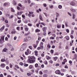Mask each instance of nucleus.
<instances>
[{
  "instance_id": "f257e3e1",
  "label": "nucleus",
  "mask_w": 77,
  "mask_h": 77,
  "mask_svg": "<svg viewBox=\"0 0 77 77\" xmlns=\"http://www.w3.org/2000/svg\"><path fill=\"white\" fill-rule=\"evenodd\" d=\"M27 62L29 63H33L34 62H35V57L34 56H31L29 58Z\"/></svg>"
},
{
  "instance_id": "f03ea898",
  "label": "nucleus",
  "mask_w": 77,
  "mask_h": 77,
  "mask_svg": "<svg viewBox=\"0 0 77 77\" xmlns=\"http://www.w3.org/2000/svg\"><path fill=\"white\" fill-rule=\"evenodd\" d=\"M31 53V51H30L29 49H27L26 51L25 52V54L26 55H28V54H30Z\"/></svg>"
},
{
  "instance_id": "7ed1b4c3",
  "label": "nucleus",
  "mask_w": 77,
  "mask_h": 77,
  "mask_svg": "<svg viewBox=\"0 0 77 77\" xmlns=\"http://www.w3.org/2000/svg\"><path fill=\"white\" fill-rule=\"evenodd\" d=\"M70 5H71V6H75V3L73 2H71L70 3Z\"/></svg>"
},
{
  "instance_id": "20e7f679",
  "label": "nucleus",
  "mask_w": 77,
  "mask_h": 77,
  "mask_svg": "<svg viewBox=\"0 0 77 77\" xmlns=\"http://www.w3.org/2000/svg\"><path fill=\"white\" fill-rule=\"evenodd\" d=\"M55 73L57 74H59V75H60V74H61L60 71L59 70H57L56 71Z\"/></svg>"
},
{
  "instance_id": "39448f33",
  "label": "nucleus",
  "mask_w": 77,
  "mask_h": 77,
  "mask_svg": "<svg viewBox=\"0 0 77 77\" xmlns=\"http://www.w3.org/2000/svg\"><path fill=\"white\" fill-rule=\"evenodd\" d=\"M5 39V36H2L1 39H0V43L2 44V41H4V39Z\"/></svg>"
},
{
  "instance_id": "423d86ee",
  "label": "nucleus",
  "mask_w": 77,
  "mask_h": 77,
  "mask_svg": "<svg viewBox=\"0 0 77 77\" xmlns=\"http://www.w3.org/2000/svg\"><path fill=\"white\" fill-rule=\"evenodd\" d=\"M70 11H71V12H73V13H75V12H76V10L75 9L71 8L70 9Z\"/></svg>"
},
{
  "instance_id": "0eeeda50",
  "label": "nucleus",
  "mask_w": 77,
  "mask_h": 77,
  "mask_svg": "<svg viewBox=\"0 0 77 77\" xmlns=\"http://www.w3.org/2000/svg\"><path fill=\"white\" fill-rule=\"evenodd\" d=\"M22 13H23V12H17V15H21Z\"/></svg>"
},
{
  "instance_id": "6e6552de",
  "label": "nucleus",
  "mask_w": 77,
  "mask_h": 77,
  "mask_svg": "<svg viewBox=\"0 0 77 77\" xmlns=\"http://www.w3.org/2000/svg\"><path fill=\"white\" fill-rule=\"evenodd\" d=\"M26 39L28 41H29L31 39V37L29 36H27L26 37Z\"/></svg>"
},
{
  "instance_id": "1a4fd4ad",
  "label": "nucleus",
  "mask_w": 77,
  "mask_h": 77,
  "mask_svg": "<svg viewBox=\"0 0 77 77\" xmlns=\"http://www.w3.org/2000/svg\"><path fill=\"white\" fill-rule=\"evenodd\" d=\"M8 51V49H7V48H5L3 49V52H6V51Z\"/></svg>"
},
{
  "instance_id": "9d476101",
  "label": "nucleus",
  "mask_w": 77,
  "mask_h": 77,
  "mask_svg": "<svg viewBox=\"0 0 77 77\" xmlns=\"http://www.w3.org/2000/svg\"><path fill=\"white\" fill-rule=\"evenodd\" d=\"M58 8L60 9H61L62 8V6L61 5H59L58 6Z\"/></svg>"
},
{
  "instance_id": "9b49d317",
  "label": "nucleus",
  "mask_w": 77,
  "mask_h": 77,
  "mask_svg": "<svg viewBox=\"0 0 77 77\" xmlns=\"http://www.w3.org/2000/svg\"><path fill=\"white\" fill-rule=\"evenodd\" d=\"M1 61L2 62H6V60L4 58H2L1 60Z\"/></svg>"
},
{
  "instance_id": "f8f14e48",
  "label": "nucleus",
  "mask_w": 77,
  "mask_h": 77,
  "mask_svg": "<svg viewBox=\"0 0 77 77\" xmlns=\"http://www.w3.org/2000/svg\"><path fill=\"white\" fill-rule=\"evenodd\" d=\"M1 66H2V68H5V64L4 63L1 64Z\"/></svg>"
},
{
  "instance_id": "ddd939ff",
  "label": "nucleus",
  "mask_w": 77,
  "mask_h": 77,
  "mask_svg": "<svg viewBox=\"0 0 77 77\" xmlns=\"http://www.w3.org/2000/svg\"><path fill=\"white\" fill-rule=\"evenodd\" d=\"M46 57L47 60H49L50 59V57L47 55L46 56Z\"/></svg>"
},
{
  "instance_id": "4468645a",
  "label": "nucleus",
  "mask_w": 77,
  "mask_h": 77,
  "mask_svg": "<svg viewBox=\"0 0 77 77\" xmlns=\"http://www.w3.org/2000/svg\"><path fill=\"white\" fill-rule=\"evenodd\" d=\"M35 68H37V67H39L38 66V64L36 63L35 65Z\"/></svg>"
},
{
  "instance_id": "2eb2a0df",
  "label": "nucleus",
  "mask_w": 77,
  "mask_h": 77,
  "mask_svg": "<svg viewBox=\"0 0 77 77\" xmlns=\"http://www.w3.org/2000/svg\"><path fill=\"white\" fill-rule=\"evenodd\" d=\"M27 41H28V40H27V39L26 38H25L23 40V42H27Z\"/></svg>"
},
{
  "instance_id": "dca6fc26",
  "label": "nucleus",
  "mask_w": 77,
  "mask_h": 77,
  "mask_svg": "<svg viewBox=\"0 0 77 77\" xmlns=\"http://www.w3.org/2000/svg\"><path fill=\"white\" fill-rule=\"evenodd\" d=\"M65 38L67 40H68L69 39V36H66L65 37Z\"/></svg>"
},
{
  "instance_id": "f3484780",
  "label": "nucleus",
  "mask_w": 77,
  "mask_h": 77,
  "mask_svg": "<svg viewBox=\"0 0 77 77\" xmlns=\"http://www.w3.org/2000/svg\"><path fill=\"white\" fill-rule=\"evenodd\" d=\"M24 50V48L23 47H22V48H20V51H23V50Z\"/></svg>"
},
{
  "instance_id": "a211bd4d",
  "label": "nucleus",
  "mask_w": 77,
  "mask_h": 77,
  "mask_svg": "<svg viewBox=\"0 0 77 77\" xmlns=\"http://www.w3.org/2000/svg\"><path fill=\"white\" fill-rule=\"evenodd\" d=\"M4 6H8V3H5L4 5Z\"/></svg>"
},
{
  "instance_id": "6ab92c4d",
  "label": "nucleus",
  "mask_w": 77,
  "mask_h": 77,
  "mask_svg": "<svg viewBox=\"0 0 77 77\" xmlns=\"http://www.w3.org/2000/svg\"><path fill=\"white\" fill-rule=\"evenodd\" d=\"M61 72H65V71H66V70L64 69H62L61 70Z\"/></svg>"
},
{
  "instance_id": "aec40b11",
  "label": "nucleus",
  "mask_w": 77,
  "mask_h": 77,
  "mask_svg": "<svg viewBox=\"0 0 77 77\" xmlns=\"http://www.w3.org/2000/svg\"><path fill=\"white\" fill-rule=\"evenodd\" d=\"M29 69H32L33 68V66L32 65H30L29 67Z\"/></svg>"
},
{
  "instance_id": "412c9836",
  "label": "nucleus",
  "mask_w": 77,
  "mask_h": 77,
  "mask_svg": "<svg viewBox=\"0 0 77 77\" xmlns=\"http://www.w3.org/2000/svg\"><path fill=\"white\" fill-rule=\"evenodd\" d=\"M39 18L40 20H41V21H43L42 19V16H41V15H39Z\"/></svg>"
},
{
  "instance_id": "4be33fe9",
  "label": "nucleus",
  "mask_w": 77,
  "mask_h": 77,
  "mask_svg": "<svg viewBox=\"0 0 77 77\" xmlns=\"http://www.w3.org/2000/svg\"><path fill=\"white\" fill-rule=\"evenodd\" d=\"M23 65L24 66H28V65H29L27 64L24 63L23 64Z\"/></svg>"
},
{
  "instance_id": "5701e85b",
  "label": "nucleus",
  "mask_w": 77,
  "mask_h": 77,
  "mask_svg": "<svg viewBox=\"0 0 77 77\" xmlns=\"http://www.w3.org/2000/svg\"><path fill=\"white\" fill-rule=\"evenodd\" d=\"M57 57H55L54 58V61H56V60H57L58 59Z\"/></svg>"
},
{
  "instance_id": "b1692460",
  "label": "nucleus",
  "mask_w": 77,
  "mask_h": 77,
  "mask_svg": "<svg viewBox=\"0 0 77 77\" xmlns=\"http://www.w3.org/2000/svg\"><path fill=\"white\" fill-rule=\"evenodd\" d=\"M8 47H10L11 48V47H12V46L11 45V44H9V43H8Z\"/></svg>"
},
{
  "instance_id": "393cba45",
  "label": "nucleus",
  "mask_w": 77,
  "mask_h": 77,
  "mask_svg": "<svg viewBox=\"0 0 77 77\" xmlns=\"http://www.w3.org/2000/svg\"><path fill=\"white\" fill-rule=\"evenodd\" d=\"M11 11L12 12H15V10H14V9H13V8H11Z\"/></svg>"
},
{
  "instance_id": "a878e982",
  "label": "nucleus",
  "mask_w": 77,
  "mask_h": 77,
  "mask_svg": "<svg viewBox=\"0 0 77 77\" xmlns=\"http://www.w3.org/2000/svg\"><path fill=\"white\" fill-rule=\"evenodd\" d=\"M35 31L36 32H40V30L39 29H35Z\"/></svg>"
},
{
  "instance_id": "bb28decb",
  "label": "nucleus",
  "mask_w": 77,
  "mask_h": 77,
  "mask_svg": "<svg viewBox=\"0 0 77 77\" xmlns=\"http://www.w3.org/2000/svg\"><path fill=\"white\" fill-rule=\"evenodd\" d=\"M57 28H58V29H59L61 27V25H58L57 26Z\"/></svg>"
},
{
  "instance_id": "cd10ccee",
  "label": "nucleus",
  "mask_w": 77,
  "mask_h": 77,
  "mask_svg": "<svg viewBox=\"0 0 77 77\" xmlns=\"http://www.w3.org/2000/svg\"><path fill=\"white\" fill-rule=\"evenodd\" d=\"M39 73L40 75H42V74H43V73L42 72V71H40L39 72Z\"/></svg>"
},
{
  "instance_id": "c85d7f7f",
  "label": "nucleus",
  "mask_w": 77,
  "mask_h": 77,
  "mask_svg": "<svg viewBox=\"0 0 77 77\" xmlns=\"http://www.w3.org/2000/svg\"><path fill=\"white\" fill-rule=\"evenodd\" d=\"M44 63H45V65H47V64H48V63L46 60H45L44 61Z\"/></svg>"
},
{
  "instance_id": "c756f323",
  "label": "nucleus",
  "mask_w": 77,
  "mask_h": 77,
  "mask_svg": "<svg viewBox=\"0 0 77 77\" xmlns=\"http://www.w3.org/2000/svg\"><path fill=\"white\" fill-rule=\"evenodd\" d=\"M56 17H58L59 16V14L57 13H56Z\"/></svg>"
},
{
  "instance_id": "7c9ffc66",
  "label": "nucleus",
  "mask_w": 77,
  "mask_h": 77,
  "mask_svg": "<svg viewBox=\"0 0 77 77\" xmlns=\"http://www.w3.org/2000/svg\"><path fill=\"white\" fill-rule=\"evenodd\" d=\"M27 75L28 76H31V74L29 73H27Z\"/></svg>"
},
{
  "instance_id": "2f4dec72",
  "label": "nucleus",
  "mask_w": 77,
  "mask_h": 77,
  "mask_svg": "<svg viewBox=\"0 0 77 77\" xmlns=\"http://www.w3.org/2000/svg\"><path fill=\"white\" fill-rule=\"evenodd\" d=\"M18 5L19 6H20V7L21 8L22 7V5H21V4H18Z\"/></svg>"
},
{
  "instance_id": "473e14b6",
  "label": "nucleus",
  "mask_w": 77,
  "mask_h": 77,
  "mask_svg": "<svg viewBox=\"0 0 77 77\" xmlns=\"http://www.w3.org/2000/svg\"><path fill=\"white\" fill-rule=\"evenodd\" d=\"M49 6L51 8H53V5H50Z\"/></svg>"
},
{
  "instance_id": "72a5a7b5",
  "label": "nucleus",
  "mask_w": 77,
  "mask_h": 77,
  "mask_svg": "<svg viewBox=\"0 0 77 77\" xmlns=\"http://www.w3.org/2000/svg\"><path fill=\"white\" fill-rule=\"evenodd\" d=\"M64 62H65V63L66 62H67V60H66V59H65L64 60H63Z\"/></svg>"
},
{
  "instance_id": "f704fd0d",
  "label": "nucleus",
  "mask_w": 77,
  "mask_h": 77,
  "mask_svg": "<svg viewBox=\"0 0 77 77\" xmlns=\"http://www.w3.org/2000/svg\"><path fill=\"white\" fill-rule=\"evenodd\" d=\"M66 32L67 33H69V29H66Z\"/></svg>"
},
{
  "instance_id": "c9c22d12",
  "label": "nucleus",
  "mask_w": 77,
  "mask_h": 77,
  "mask_svg": "<svg viewBox=\"0 0 77 77\" xmlns=\"http://www.w3.org/2000/svg\"><path fill=\"white\" fill-rule=\"evenodd\" d=\"M15 32H16L15 31H14L11 32V33H12V34H13V33H15Z\"/></svg>"
},
{
  "instance_id": "e433bc0d",
  "label": "nucleus",
  "mask_w": 77,
  "mask_h": 77,
  "mask_svg": "<svg viewBox=\"0 0 77 77\" xmlns=\"http://www.w3.org/2000/svg\"><path fill=\"white\" fill-rule=\"evenodd\" d=\"M51 53H54V51L53 50H51Z\"/></svg>"
},
{
  "instance_id": "4c0bfd02",
  "label": "nucleus",
  "mask_w": 77,
  "mask_h": 77,
  "mask_svg": "<svg viewBox=\"0 0 77 77\" xmlns=\"http://www.w3.org/2000/svg\"><path fill=\"white\" fill-rule=\"evenodd\" d=\"M43 77H47V74H44L43 76Z\"/></svg>"
},
{
  "instance_id": "58836bf2",
  "label": "nucleus",
  "mask_w": 77,
  "mask_h": 77,
  "mask_svg": "<svg viewBox=\"0 0 77 77\" xmlns=\"http://www.w3.org/2000/svg\"><path fill=\"white\" fill-rule=\"evenodd\" d=\"M29 48H30V50H32V46H29Z\"/></svg>"
},
{
  "instance_id": "ea45409f",
  "label": "nucleus",
  "mask_w": 77,
  "mask_h": 77,
  "mask_svg": "<svg viewBox=\"0 0 77 77\" xmlns=\"http://www.w3.org/2000/svg\"><path fill=\"white\" fill-rule=\"evenodd\" d=\"M59 63H56V64H55V66H59Z\"/></svg>"
},
{
  "instance_id": "a19ab883",
  "label": "nucleus",
  "mask_w": 77,
  "mask_h": 77,
  "mask_svg": "<svg viewBox=\"0 0 77 77\" xmlns=\"http://www.w3.org/2000/svg\"><path fill=\"white\" fill-rule=\"evenodd\" d=\"M5 41H8V37H5Z\"/></svg>"
},
{
  "instance_id": "79ce46f5",
  "label": "nucleus",
  "mask_w": 77,
  "mask_h": 77,
  "mask_svg": "<svg viewBox=\"0 0 77 77\" xmlns=\"http://www.w3.org/2000/svg\"><path fill=\"white\" fill-rule=\"evenodd\" d=\"M70 37L71 38H72V39H73V38H74V36H73V35H71Z\"/></svg>"
},
{
  "instance_id": "37998d69",
  "label": "nucleus",
  "mask_w": 77,
  "mask_h": 77,
  "mask_svg": "<svg viewBox=\"0 0 77 77\" xmlns=\"http://www.w3.org/2000/svg\"><path fill=\"white\" fill-rule=\"evenodd\" d=\"M50 39H54V38L53 37H51Z\"/></svg>"
},
{
  "instance_id": "c03bdc74",
  "label": "nucleus",
  "mask_w": 77,
  "mask_h": 77,
  "mask_svg": "<svg viewBox=\"0 0 77 77\" xmlns=\"http://www.w3.org/2000/svg\"><path fill=\"white\" fill-rule=\"evenodd\" d=\"M68 15H69L70 16H71L72 15L71 14V13H69V12H68Z\"/></svg>"
},
{
  "instance_id": "a18cd8bd",
  "label": "nucleus",
  "mask_w": 77,
  "mask_h": 77,
  "mask_svg": "<svg viewBox=\"0 0 77 77\" xmlns=\"http://www.w3.org/2000/svg\"><path fill=\"white\" fill-rule=\"evenodd\" d=\"M43 6L44 7H46L47 6V4H46L44 3L43 4Z\"/></svg>"
},
{
  "instance_id": "49530a36",
  "label": "nucleus",
  "mask_w": 77,
  "mask_h": 77,
  "mask_svg": "<svg viewBox=\"0 0 77 77\" xmlns=\"http://www.w3.org/2000/svg\"><path fill=\"white\" fill-rule=\"evenodd\" d=\"M15 67H16V68H19V67L18 66H17V65H15Z\"/></svg>"
},
{
  "instance_id": "de8ad7c7",
  "label": "nucleus",
  "mask_w": 77,
  "mask_h": 77,
  "mask_svg": "<svg viewBox=\"0 0 77 77\" xmlns=\"http://www.w3.org/2000/svg\"><path fill=\"white\" fill-rule=\"evenodd\" d=\"M48 48H50L51 47V46L50 45H48Z\"/></svg>"
},
{
  "instance_id": "09e8293b",
  "label": "nucleus",
  "mask_w": 77,
  "mask_h": 77,
  "mask_svg": "<svg viewBox=\"0 0 77 77\" xmlns=\"http://www.w3.org/2000/svg\"><path fill=\"white\" fill-rule=\"evenodd\" d=\"M69 63L70 64H71V63H72V61L71 60H69Z\"/></svg>"
},
{
  "instance_id": "8fccbe9b",
  "label": "nucleus",
  "mask_w": 77,
  "mask_h": 77,
  "mask_svg": "<svg viewBox=\"0 0 77 77\" xmlns=\"http://www.w3.org/2000/svg\"><path fill=\"white\" fill-rule=\"evenodd\" d=\"M33 46V47H34V48H36V47H37L36 45H34Z\"/></svg>"
},
{
  "instance_id": "3c124183",
  "label": "nucleus",
  "mask_w": 77,
  "mask_h": 77,
  "mask_svg": "<svg viewBox=\"0 0 77 77\" xmlns=\"http://www.w3.org/2000/svg\"><path fill=\"white\" fill-rule=\"evenodd\" d=\"M20 65H21V66H22L23 65V63L20 62Z\"/></svg>"
},
{
  "instance_id": "603ef678",
  "label": "nucleus",
  "mask_w": 77,
  "mask_h": 77,
  "mask_svg": "<svg viewBox=\"0 0 77 77\" xmlns=\"http://www.w3.org/2000/svg\"><path fill=\"white\" fill-rule=\"evenodd\" d=\"M41 37L39 36L38 38V41H40L41 40Z\"/></svg>"
},
{
  "instance_id": "864d4df0",
  "label": "nucleus",
  "mask_w": 77,
  "mask_h": 77,
  "mask_svg": "<svg viewBox=\"0 0 77 77\" xmlns=\"http://www.w3.org/2000/svg\"><path fill=\"white\" fill-rule=\"evenodd\" d=\"M13 3H14V5H17V3H16V2L14 1Z\"/></svg>"
},
{
  "instance_id": "5fc2aeb1",
  "label": "nucleus",
  "mask_w": 77,
  "mask_h": 77,
  "mask_svg": "<svg viewBox=\"0 0 77 77\" xmlns=\"http://www.w3.org/2000/svg\"><path fill=\"white\" fill-rule=\"evenodd\" d=\"M64 68H68V66H67V65H66Z\"/></svg>"
},
{
  "instance_id": "6e6d98bb",
  "label": "nucleus",
  "mask_w": 77,
  "mask_h": 77,
  "mask_svg": "<svg viewBox=\"0 0 77 77\" xmlns=\"http://www.w3.org/2000/svg\"><path fill=\"white\" fill-rule=\"evenodd\" d=\"M17 9L18 10H20V7H17Z\"/></svg>"
},
{
  "instance_id": "4d7b16f0",
  "label": "nucleus",
  "mask_w": 77,
  "mask_h": 77,
  "mask_svg": "<svg viewBox=\"0 0 77 77\" xmlns=\"http://www.w3.org/2000/svg\"><path fill=\"white\" fill-rule=\"evenodd\" d=\"M1 19L2 21H4L5 20V18L3 17H2Z\"/></svg>"
},
{
  "instance_id": "13d9d810",
  "label": "nucleus",
  "mask_w": 77,
  "mask_h": 77,
  "mask_svg": "<svg viewBox=\"0 0 77 77\" xmlns=\"http://www.w3.org/2000/svg\"><path fill=\"white\" fill-rule=\"evenodd\" d=\"M74 33V31L73 30H71V34H72Z\"/></svg>"
},
{
  "instance_id": "bf43d9fd",
  "label": "nucleus",
  "mask_w": 77,
  "mask_h": 77,
  "mask_svg": "<svg viewBox=\"0 0 77 77\" xmlns=\"http://www.w3.org/2000/svg\"><path fill=\"white\" fill-rule=\"evenodd\" d=\"M28 25L29 26H32V24H31V23H29L28 24Z\"/></svg>"
},
{
  "instance_id": "052dcab7",
  "label": "nucleus",
  "mask_w": 77,
  "mask_h": 77,
  "mask_svg": "<svg viewBox=\"0 0 77 77\" xmlns=\"http://www.w3.org/2000/svg\"><path fill=\"white\" fill-rule=\"evenodd\" d=\"M41 47H38L37 48V50H41Z\"/></svg>"
},
{
  "instance_id": "680f3d73",
  "label": "nucleus",
  "mask_w": 77,
  "mask_h": 77,
  "mask_svg": "<svg viewBox=\"0 0 77 77\" xmlns=\"http://www.w3.org/2000/svg\"><path fill=\"white\" fill-rule=\"evenodd\" d=\"M42 68H44V64H42L41 65Z\"/></svg>"
},
{
  "instance_id": "e2e57ef3",
  "label": "nucleus",
  "mask_w": 77,
  "mask_h": 77,
  "mask_svg": "<svg viewBox=\"0 0 77 77\" xmlns=\"http://www.w3.org/2000/svg\"><path fill=\"white\" fill-rule=\"evenodd\" d=\"M10 68H12V65L11 64H10Z\"/></svg>"
},
{
  "instance_id": "0e129e2a",
  "label": "nucleus",
  "mask_w": 77,
  "mask_h": 77,
  "mask_svg": "<svg viewBox=\"0 0 77 77\" xmlns=\"http://www.w3.org/2000/svg\"><path fill=\"white\" fill-rule=\"evenodd\" d=\"M0 77H3V74H1L0 75Z\"/></svg>"
},
{
  "instance_id": "69168bd1",
  "label": "nucleus",
  "mask_w": 77,
  "mask_h": 77,
  "mask_svg": "<svg viewBox=\"0 0 77 77\" xmlns=\"http://www.w3.org/2000/svg\"><path fill=\"white\" fill-rule=\"evenodd\" d=\"M55 48V46L54 45H53L52 46V48Z\"/></svg>"
},
{
  "instance_id": "338daca9",
  "label": "nucleus",
  "mask_w": 77,
  "mask_h": 77,
  "mask_svg": "<svg viewBox=\"0 0 77 77\" xmlns=\"http://www.w3.org/2000/svg\"><path fill=\"white\" fill-rule=\"evenodd\" d=\"M43 34L44 36H46V32H43Z\"/></svg>"
},
{
  "instance_id": "774afa93",
  "label": "nucleus",
  "mask_w": 77,
  "mask_h": 77,
  "mask_svg": "<svg viewBox=\"0 0 77 77\" xmlns=\"http://www.w3.org/2000/svg\"><path fill=\"white\" fill-rule=\"evenodd\" d=\"M7 77H11V76L9 75H7Z\"/></svg>"
}]
</instances>
